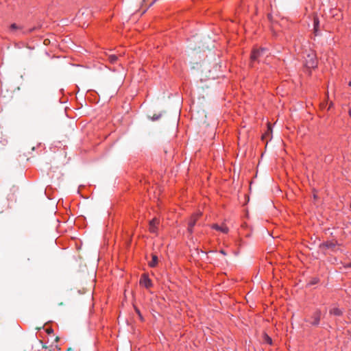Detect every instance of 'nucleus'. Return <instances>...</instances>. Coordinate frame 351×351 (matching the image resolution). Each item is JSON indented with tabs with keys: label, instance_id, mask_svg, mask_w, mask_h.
I'll use <instances>...</instances> for the list:
<instances>
[{
	"label": "nucleus",
	"instance_id": "nucleus-1",
	"mask_svg": "<svg viewBox=\"0 0 351 351\" xmlns=\"http://www.w3.org/2000/svg\"><path fill=\"white\" fill-rule=\"evenodd\" d=\"M304 64L308 69L315 68L317 65V59L315 51L312 50L306 51L303 56Z\"/></svg>",
	"mask_w": 351,
	"mask_h": 351
},
{
	"label": "nucleus",
	"instance_id": "nucleus-2",
	"mask_svg": "<svg viewBox=\"0 0 351 351\" xmlns=\"http://www.w3.org/2000/svg\"><path fill=\"white\" fill-rule=\"evenodd\" d=\"M268 52V49L267 48H258V49H254L252 51L251 56H250V61H251V66H253V63L256 61L259 62L260 58L263 56L264 55L267 54Z\"/></svg>",
	"mask_w": 351,
	"mask_h": 351
},
{
	"label": "nucleus",
	"instance_id": "nucleus-3",
	"mask_svg": "<svg viewBox=\"0 0 351 351\" xmlns=\"http://www.w3.org/2000/svg\"><path fill=\"white\" fill-rule=\"evenodd\" d=\"M201 216H202L201 212L195 213L191 216V217L189 220V222H188V228H187L188 232L190 234L193 233V227L195 226V225L196 224V222L197 221V220L199 219V217Z\"/></svg>",
	"mask_w": 351,
	"mask_h": 351
},
{
	"label": "nucleus",
	"instance_id": "nucleus-4",
	"mask_svg": "<svg viewBox=\"0 0 351 351\" xmlns=\"http://www.w3.org/2000/svg\"><path fill=\"white\" fill-rule=\"evenodd\" d=\"M160 221L158 218L154 217L149 223V231L152 234H158Z\"/></svg>",
	"mask_w": 351,
	"mask_h": 351
},
{
	"label": "nucleus",
	"instance_id": "nucleus-5",
	"mask_svg": "<svg viewBox=\"0 0 351 351\" xmlns=\"http://www.w3.org/2000/svg\"><path fill=\"white\" fill-rule=\"evenodd\" d=\"M10 32L12 34H16V35L20 34V33L22 34H25L29 33V32H32V29H29V30H27L26 32L23 31V27L20 26V25H18L16 23H12V24L10 25Z\"/></svg>",
	"mask_w": 351,
	"mask_h": 351
},
{
	"label": "nucleus",
	"instance_id": "nucleus-6",
	"mask_svg": "<svg viewBox=\"0 0 351 351\" xmlns=\"http://www.w3.org/2000/svg\"><path fill=\"white\" fill-rule=\"evenodd\" d=\"M139 284L141 286L145 287L146 289H149L153 286L152 282L151 279L149 278L148 275L146 274H143L139 281Z\"/></svg>",
	"mask_w": 351,
	"mask_h": 351
},
{
	"label": "nucleus",
	"instance_id": "nucleus-7",
	"mask_svg": "<svg viewBox=\"0 0 351 351\" xmlns=\"http://www.w3.org/2000/svg\"><path fill=\"white\" fill-rule=\"evenodd\" d=\"M321 318V311L319 309L315 310L311 316L312 321H311V324L313 326H317L319 324Z\"/></svg>",
	"mask_w": 351,
	"mask_h": 351
},
{
	"label": "nucleus",
	"instance_id": "nucleus-8",
	"mask_svg": "<svg viewBox=\"0 0 351 351\" xmlns=\"http://www.w3.org/2000/svg\"><path fill=\"white\" fill-rule=\"evenodd\" d=\"M211 228L213 229H215L217 231H219V232L225 233V234L228 233L229 231V228L227 227L226 225H225L223 223L221 225H218L217 223H215L211 226Z\"/></svg>",
	"mask_w": 351,
	"mask_h": 351
},
{
	"label": "nucleus",
	"instance_id": "nucleus-9",
	"mask_svg": "<svg viewBox=\"0 0 351 351\" xmlns=\"http://www.w3.org/2000/svg\"><path fill=\"white\" fill-rule=\"evenodd\" d=\"M272 133V127L270 123H267V128L265 132L262 135V139H267Z\"/></svg>",
	"mask_w": 351,
	"mask_h": 351
},
{
	"label": "nucleus",
	"instance_id": "nucleus-10",
	"mask_svg": "<svg viewBox=\"0 0 351 351\" xmlns=\"http://www.w3.org/2000/svg\"><path fill=\"white\" fill-rule=\"evenodd\" d=\"M107 59L110 64H116L118 60V56L115 54H106Z\"/></svg>",
	"mask_w": 351,
	"mask_h": 351
},
{
	"label": "nucleus",
	"instance_id": "nucleus-11",
	"mask_svg": "<svg viewBox=\"0 0 351 351\" xmlns=\"http://www.w3.org/2000/svg\"><path fill=\"white\" fill-rule=\"evenodd\" d=\"M330 314L340 316L342 315V311L337 307H333L330 310Z\"/></svg>",
	"mask_w": 351,
	"mask_h": 351
},
{
	"label": "nucleus",
	"instance_id": "nucleus-12",
	"mask_svg": "<svg viewBox=\"0 0 351 351\" xmlns=\"http://www.w3.org/2000/svg\"><path fill=\"white\" fill-rule=\"evenodd\" d=\"M158 264V256L155 254L152 255V259L149 263V266L150 267H155Z\"/></svg>",
	"mask_w": 351,
	"mask_h": 351
},
{
	"label": "nucleus",
	"instance_id": "nucleus-13",
	"mask_svg": "<svg viewBox=\"0 0 351 351\" xmlns=\"http://www.w3.org/2000/svg\"><path fill=\"white\" fill-rule=\"evenodd\" d=\"M263 340H264V341L266 343H268L269 345L272 344V339H271V338L268 335H267L266 333H265L263 335Z\"/></svg>",
	"mask_w": 351,
	"mask_h": 351
},
{
	"label": "nucleus",
	"instance_id": "nucleus-14",
	"mask_svg": "<svg viewBox=\"0 0 351 351\" xmlns=\"http://www.w3.org/2000/svg\"><path fill=\"white\" fill-rule=\"evenodd\" d=\"M319 22L317 17H315L314 21H313V25H314V29H315V32L317 30V28L319 27Z\"/></svg>",
	"mask_w": 351,
	"mask_h": 351
},
{
	"label": "nucleus",
	"instance_id": "nucleus-15",
	"mask_svg": "<svg viewBox=\"0 0 351 351\" xmlns=\"http://www.w3.org/2000/svg\"><path fill=\"white\" fill-rule=\"evenodd\" d=\"M323 245L327 248H331V247H335V244L332 242H326V243H323Z\"/></svg>",
	"mask_w": 351,
	"mask_h": 351
},
{
	"label": "nucleus",
	"instance_id": "nucleus-16",
	"mask_svg": "<svg viewBox=\"0 0 351 351\" xmlns=\"http://www.w3.org/2000/svg\"><path fill=\"white\" fill-rule=\"evenodd\" d=\"M135 311H136V313L138 315V316H139L140 319H141V320H143V317H142V315H141V312H140L139 309H138V308L135 307Z\"/></svg>",
	"mask_w": 351,
	"mask_h": 351
},
{
	"label": "nucleus",
	"instance_id": "nucleus-17",
	"mask_svg": "<svg viewBox=\"0 0 351 351\" xmlns=\"http://www.w3.org/2000/svg\"><path fill=\"white\" fill-rule=\"evenodd\" d=\"M160 117V114L157 115V116H155V115H154V117H152V119L153 121H156V120H158Z\"/></svg>",
	"mask_w": 351,
	"mask_h": 351
},
{
	"label": "nucleus",
	"instance_id": "nucleus-18",
	"mask_svg": "<svg viewBox=\"0 0 351 351\" xmlns=\"http://www.w3.org/2000/svg\"><path fill=\"white\" fill-rule=\"evenodd\" d=\"M220 253L222 254L223 255H226V253L223 250H220Z\"/></svg>",
	"mask_w": 351,
	"mask_h": 351
},
{
	"label": "nucleus",
	"instance_id": "nucleus-19",
	"mask_svg": "<svg viewBox=\"0 0 351 351\" xmlns=\"http://www.w3.org/2000/svg\"><path fill=\"white\" fill-rule=\"evenodd\" d=\"M350 267H351V263L349 265Z\"/></svg>",
	"mask_w": 351,
	"mask_h": 351
}]
</instances>
